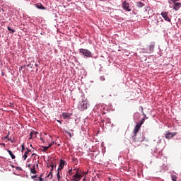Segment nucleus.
<instances>
[{
  "label": "nucleus",
  "mask_w": 181,
  "mask_h": 181,
  "mask_svg": "<svg viewBox=\"0 0 181 181\" xmlns=\"http://www.w3.org/2000/svg\"><path fill=\"white\" fill-rule=\"evenodd\" d=\"M27 151L25 152L24 155L23 156V158H24V160H26L28 158V155H29V153L30 152V150L29 148H26Z\"/></svg>",
  "instance_id": "obj_14"
},
{
  "label": "nucleus",
  "mask_w": 181,
  "mask_h": 181,
  "mask_svg": "<svg viewBox=\"0 0 181 181\" xmlns=\"http://www.w3.org/2000/svg\"><path fill=\"white\" fill-rule=\"evenodd\" d=\"M5 139H7L8 141H9V133L4 137Z\"/></svg>",
  "instance_id": "obj_31"
},
{
  "label": "nucleus",
  "mask_w": 181,
  "mask_h": 181,
  "mask_svg": "<svg viewBox=\"0 0 181 181\" xmlns=\"http://www.w3.org/2000/svg\"><path fill=\"white\" fill-rule=\"evenodd\" d=\"M161 16L163 18V19L167 22H172V20H170V18H169V16H168V12L163 11L161 13Z\"/></svg>",
  "instance_id": "obj_10"
},
{
  "label": "nucleus",
  "mask_w": 181,
  "mask_h": 181,
  "mask_svg": "<svg viewBox=\"0 0 181 181\" xmlns=\"http://www.w3.org/2000/svg\"><path fill=\"white\" fill-rule=\"evenodd\" d=\"M151 12H152V10H148V9H146L145 11H144V13H148V15H149V13H151Z\"/></svg>",
  "instance_id": "obj_25"
},
{
  "label": "nucleus",
  "mask_w": 181,
  "mask_h": 181,
  "mask_svg": "<svg viewBox=\"0 0 181 181\" xmlns=\"http://www.w3.org/2000/svg\"><path fill=\"white\" fill-rule=\"evenodd\" d=\"M178 1H180V0H169L168 1V4L170 5H172L173 4H176L178 2Z\"/></svg>",
  "instance_id": "obj_20"
},
{
  "label": "nucleus",
  "mask_w": 181,
  "mask_h": 181,
  "mask_svg": "<svg viewBox=\"0 0 181 181\" xmlns=\"http://www.w3.org/2000/svg\"><path fill=\"white\" fill-rule=\"evenodd\" d=\"M66 134H68V135H69L70 138H71V136H73L71 135V133H70V132H66Z\"/></svg>",
  "instance_id": "obj_34"
},
{
  "label": "nucleus",
  "mask_w": 181,
  "mask_h": 181,
  "mask_svg": "<svg viewBox=\"0 0 181 181\" xmlns=\"http://www.w3.org/2000/svg\"><path fill=\"white\" fill-rule=\"evenodd\" d=\"M37 134H39V132H31L30 133V138H29V139H33V138H36Z\"/></svg>",
  "instance_id": "obj_13"
},
{
  "label": "nucleus",
  "mask_w": 181,
  "mask_h": 181,
  "mask_svg": "<svg viewBox=\"0 0 181 181\" xmlns=\"http://www.w3.org/2000/svg\"><path fill=\"white\" fill-rule=\"evenodd\" d=\"M42 148H43V150H42L43 152H46V151L49 149V147L47 146H42Z\"/></svg>",
  "instance_id": "obj_28"
},
{
  "label": "nucleus",
  "mask_w": 181,
  "mask_h": 181,
  "mask_svg": "<svg viewBox=\"0 0 181 181\" xmlns=\"http://www.w3.org/2000/svg\"><path fill=\"white\" fill-rule=\"evenodd\" d=\"M173 9L175 11H179L181 8V3H173Z\"/></svg>",
  "instance_id": "obj_9"
},
{
  "label": "nucleus",
  "mask_w": 181,
  "mask_h": 181,
  "mask_svg": "<svg viewBox=\"0 0 181 181\" xmlns=\"http://www.w3.org/2000/svg\"><path fill=\"white\" fill-rule=\"evenodd\" d=\"M136 5L138 8H142V6H144L145 4H144V3H142L141 1H138L136 3Z\"/></svg>",
  "instance_id": "obj_19"
},
{
  "label": "nucleus",
  "mask_w": 181,
  "mask_h": 181,
  "mask_svg": "<svg viewBox=\"0 0 181 181\" xmlns=\"http://www.w3.org/2000/svg\"><path fill=\"white\" fill-rule=\"evenodd\" d=\"M32 156H34V159H36V158H37V159H39V156H37V154H36V153H33Z\"/></svg>",
  "instance_id": "obj_29"
},
{
  "label": "nucleus",
  "mask_w": 181,
  "mask_h": 181,
  "mask_svg": "<svg viewBox=\"0 0 181 181\" xmlns=\"http://www.w3.org/2000/svg\"><path fill=\"white\" fill-rule=\"evenodd\" d=\"M176 135H177V132H168L165 134V138L166 139H172V138H173V136H176Z\"/></svg>",
  "instance_id": "obj_8"
},
{
  "label": "nucleus",
  "mask_w": 181,
  "mask_h": 181,
  "mask_svg": "<svg viewBox=\"0 0 181 181\" xmlns=\"http://www.w3.org/2000/svg\"><path fill=\"white\" fill-rule=\"evenodd\" d=\"M24 149H25V146L23 144L21 146V152H23Z\"/></svg>",
  "instance_id": "obj_33"
},
{
  "label": "nucleus",
  "mask_w": 181,
  "mask_h": 181,
  "mask_svg": "<svg viewBox=\"0 0 181 181\" xmlns=\"http://www.w3.org/2000/svg\"><path fill=\"white\" fill-rule=\"evenodd\" d=\"M83 181H87V180H86V178H83Z\"/></svg>",
  "instance_id": "obj_40"
},
{
  "label": "nucleus",
  "mask_w": 181,
  "mask_h": 181,
  "mask_svg": "<svg viewBox=\"0 0 181 181\" xmlns=\"http://www.w3.org/2000/svg\"><path fill=\"white\" fill-rule=\"evenodd\" d=\"M43 177V174H41L37 179L40 181H44L45 180L42 178Z\"/></svg>",
  "instance_id": "obj_23"
},
{
  "label": "nucleus",
  "mask_w": 181,
  "mask_h": 181,
  "mask_svg": "<svg viewBox=\"0 0 181 181\" xmlns=\"http://www.w3.org/2000/svg\"><path fill=\"white\" fill-rule=\"evenodd\" d=\"M61 168H62V167L59 165V168H58V170H57L58 171H57V172H60V170H60Z\"/></svg>",
  "instance_id": "obj_37"
},
{
  "label": "nucleus",
  "mask_w": 181,
  "mask_h": 181,
  "mask_svg": "<svg viewBox=\"0 0 181 181\" xmlns=\"http://www.w3.org/2000/svg\"><path fill=\"white\" fill-rule=\"evenodd\" d=\"M36 167L39 168V163H37V164L35 163L33 166V168H31L30 169V173H33V175H36L37 172H36Z\"/></svg>",
  "instance_id": "obj_11"
},
{
  "label": "nucleus",
  "mask_w": 181,
  "mask_h": 181,
  "mask_svg": "<svg viewBox=\"0 0 181 181\" xmlns=\"http://www.w3.org/2000/svg\"><path fill=\"white\" fill-rule=\"evenodd\" d=\"M8 141H9L11 144H13V140H12L11 138L8 139Z\"/></svg>",
  "instance_id": "obj_35"
},
{
  "label": "nucleus",
  "mask_w": 181,
  "mask_h": 181,
  "mask_svg": "<svg viewBox=\"0 0 181 181\" xmlns=\"http://www.w3.org/2000/svg\"><path fill=\"white\" fill-rule=\"evenodd\" d=\"M72 115L73 114L71 113L63 112L62 117H63L64 119H69Z\"/></svg>",
  "instance_id": "obj_12"
},
{
  "label": "nucleus",
  "mask_w": 181,
  "mask_h": 181,
  "mask_svg": "<svg viewBox=\"0 0 181 181\" xmlns=\"http://www.w3.org/2000/svg\"><path fill=\"white\" fill-rule=\"evenodd\" d=\"M57 122H59V124H62V121L57 120Z\"/></svg>",
  "instance_id": "obj_39"
},
{
  "label": "nucleus",
  "mask_w": 181,
  "mask_h": 181,
  "mask_svg": "<svg viewBox=\"0 0 181 181\" xmlns=\"http://www.w3.org/2000/svg\"><path fill=\"white\" fill-rule=\"evenodd\" d=\"M52 145H53V144H49V146H47L48 149H49V148H51V146H52Z\"/></svg>",
  "instance_id": "obj_36"
},
{
  "label": "nucleus",
  "mask_w": 181,
  "mask_h": 181,
  "mask_svg": "<svg viewBox=\"0 0 181 181\" xmlns=\"http://www.w3.org/2000/svg\"><path fill=\"white\" fill-rule=\"evenodd\" d=\"M72 172H73V169L69 170V173L70 176H71V175H73Z\"/></svg>",
  "instance_id": "obj_32"
},
{
  "label": "nucleus",
  "mask_w": 181,
  "mask_h": 181,
  "mask_svg": "<svg viewBox=\"0 0 181 181\" xmlns=\"http://www.w3.org/2000/svg\"><path fill=\"white\" fill-rule=\"evenodd\" d=\"M79 53L80 54H83V56H85V57H92L93 56V54L91 53V52L86 49H83V48L80 49Z\"/></svg>",
  "instance_id": "obj_2"
},
{
  "label": "nucleus",
  "mask_w": 181,
  "mask_h": 181,
  "mask_svg": "<svg viewBox=\"0 0 181 181\" xmlns=\"http://www.w3.org/2000/svg\"><path fill=\"white\" fill-rule=\"evenodd\" d=\"M7 152L9 153L10 156L11 157V159H15V155L12 153V151L7 150Z\"/></svg>",
  "instance_id": "obj_18"
},
{
  "label": "nucleus",
  "mask_w": 181,
  "mask_h": 181,
  "mask_svg": "<svg viewBox=\"0 0 181 181\" xmlns=\"http://www.w3.org/2000/svg\"><path fill=\"white\" fill-rule=\"evenodd\" d=\"M101 81H105V77L104 76H100Z\"/></svg>",
  "instance_id": "obj_30"
},
{
  "label": "nucleus",
  "mask_w": 181,
  "mask_h": 181,
  "mask_svg": "<svg viewBox=\"0 0 181 181\" xmlns=\"http://www.w3.org/2000/svg\"><path fill=\"white\" fill-rule=\"evenodd\" d=\"M144 18H148V15L144 14Z\"/></svg>",
  "instance_id": "obj_38"
},
{
  "label": "nucleus",
  "mask_w": 181,
  "mask_h": 181,
  "mask_svg": "<svg viewBox=\"0 0 181 181\" xmlns=\"http://www.w3.org/2000/svg\"><path fill=\"white\" fill-rule=\"evenodd\" d=\"M141 127L138 123L136 124V125L135 126L134 129V136H132L133 140L134 141H136V140H135V136H136V134H138V132H139V130L141 129Z\"/></svg>",
  "instance_id": "obj_4"
},
{
  "label": "nucleus",
  "mask_w": 181,
  "mask_h": 181,
  "mask_svg": "<svg viewBox=\"0 0 181 181\" xmlns=\"http://www.w3.org/2000/svg\"><path fill=\"white\" fill-rule=\"evenodd\" d=\"M57 177L58 179V181H60V172H59V171L57 173Z\"/></svg>",
  "instance_id": "obj_26"
},
{
  "label": "nucleus",
  "mask_w": 181,
  "mask_h": 181,
  "mask_svg": "<svg viewBox=\"0 0 181 181\" xmlns=\"http://www.w3.org/2000/svg\"><path fill=\"white\" fill-rule=\"evenodd\" d=\"M122 7L124 11H127V12H131V8L129 7V3L127 2V1H124L122 4Z\"/></svg>",
  "instance_id": "obj_5"
},
{
  "label": "nucleus",
  "mask_w": 181,
  "mask_h": 181,
  "mask_svg": "<svg viewBox=\"0 0 181 181\" xmlns=\"http://www.w3.org/2000/svg\"><path fill=\"white\" fill-rule=\"evenodd\" d=\"M64 163H65L64 160L61 159L59 162V165L61 167L60 170H62L64 168Z\"/></svg>",
  "instance_id": "obj_16"
},
{
  "label": "nucleus",
  "mask_w": 181,
  "mask_h": 181,
  "mask_svg": "<svg viewBox=\"0 0 181 181\" xmlns=\"http://www.w3.org/2000/svg\"><path fill=\"white\" fill-rule=\"evenodd\" d=\"M171 179L173 181H176L177 180V177L176 175H171Z\"/></svg>",
  "instance_id": "obj_24"
},
{
  "label": "nucleus",
  "mask_w": 181,
  "mask_h": 181,
  "mask_svg": "<svg viewBox=\"0 0 181 181\" xmlns=\"http://www.w3.org/2000/svg\"><path fill=\"white\" fill-rule=\"evenodd\" d=\"M47 168H51V171L49 172V173L47 175V176L46 177V179H47V177H50V179H53V169L54 168V165L53 164H48L47 165Z\"/></svg>",
  "instance_id": "obj_6"
},
{
  "label": "nucleus",
  "mask_w": 181,
  "mask_h": 181,
  "mask_svg": "<svg viewBox=\"0 0 181 181\" xmlns=\"http://www.w3.org/2000/svg\"><path fill=\"white\" fill-rule=\"evenodd\" d=\"M7 29L8 30H9L10 33H15V32H16V30H15L14 29H12L11 25H8Z\"/></svg>",
  "instance_id": "obj_17"
},
{
  "label": "nucleus",
  "mask_w": 181,
  "mask_h": 181,
  "mask_svg": "<svg viewBox=\"0 0 181 181\" xmlns=\"http://www.w3.org/2000/svg\"><path fill=\"white\" fill-rule=\"evenodd\" d=\"M2 145H5V144H2Z\"/></svg>",
  "instance_id": "obj_42"
},
{
  "label": "nucleus",
  "mask_w": 181,
  "mask_h": 181,
  "mask_svg": "<svg viewBox=\"0 0 181 181\" xmlns=\"http://www.w3.org/2000/svg\"><path fill=\"white\" fill-rule=\"evenodd\" d=\"M89 107H90V103L88 102V100L85 99L79 103L78 109L79 110V111H84L87 110V108H88Z\"/></svg>",
  "instance_id": "obj_1"
},
{
  "label": "nucleus",
  "mask_w": 181,
  "mask_h": 181,
  "mask_svg": "<svg viewBox=\"0 0 181 181\" xmlns=\"http://www.w3.org/2000/svg\"><path fill=\"white\" fill-rule=\"evenodd\" d=\"M35 6L37 8V9L46 10V7L43 6L42 4H35Z\"/></svg>",
  "instance_id": "obj_15"
},
{
  "label": "nucleus",
  "mask_w": 181,
  "mask_h": 181,
  "mask_svg": "<svg viewBox=\"0 0 181 181\" xmlns=\"http://www.w3.org/2000/svg\"><path fill=\"white\" fill-rule=\"evenodd\" d=\"M28 168H30V164H28Z\"/></svg>",
  "instance_id": "obj_41"
},
{
  "label": "nucleus",
  "mask_w": 181,
  "mask_h": 181,
  "mask_svg": "<svg viewBox=\"0 0 181 181\" xmlns=\"http://www.w3.org/2000/svg\"><path fill=\"white\" fill-rule=\"evenodd\" d=\"M155 50V44L154 43H152L151 45H150L148 47V49L146 48H143L142 49V52L143 53H148V54H151V53H153V51Z\"/></svg>",
  "instance_id": "obj_3"
},
{
  "label": "nucleus",
  "mask_w": 181,
  "mask_h": 181,
  "mask_svg": "<svg viewBox=\"0 0 181 181\" xmlns=\"http://www.w3.org/2000/svg\"><path fill=\"white\" fill-rule=\"evenodd\" d=\"M74 179H72V181H80L81 180V177H83V175L81 174H78V171H76V174L73 175Z\"/></svg>",
  "instance_id": "obj_7"
},
{
  "label": "nucleus",
  "mask_w": 181,
  "mask_h": 181,
  "mask_svg": "<svg viewBox=\"0 0 181 181\" xmlns=\"http://www.w3.org/2000/svg\"><path fill=\"white\" fill-rule=\"evenodd\" d=\"M37 175L31 176V178L33 179L34 180H37Z\"/></svg>",
  "instance_id": "obj_27"
},
{
  "label": "nucleus",
  "mask_w": 181,
  "mask_h": 181,
  "mask_svg": "<svg viewBox=\"0 0 181 181\" xmlns=\"http://www.w3.org/2000/svg\"><path fill=\"white\" fill-rule=\"evenodd\" d=\"M144 122H145V118H143V119H141V121L140 122H138L137 124H138L139 125H140L141 127H142V125H144Z\"/></svg>",
  "instance_id": "obj_21"
},
{
  "label": "nucleus",
  "mask_w": 181,
  "mask_h": 181,
  "mask_svg": "<svg viewBox=\"0 0 181 181\" xmlns=\"http://www.w3.org/2000/svg\"><path fill=\"white\" fill-rule=\"evenodd\" d=\"M141 112L144 115V118H145V119H148V117H146V115L144 112V107H141Z\"/></svg>",
  "instance_id": "obj_22"
}]
</instances>
